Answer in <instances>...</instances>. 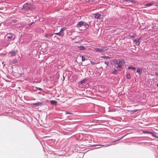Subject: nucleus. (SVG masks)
<instances>
[{"instance_id": "1", "label": "nucleus", "mask_w": 158, "mask_h": 158, "mask_svg": "<svg viewBox=\"0 0 158 158\" xmlns=\"http://www.w3.org/2000/svg\"><path fill=\"white\" fill-rule=\"evenodd\" d=\"M114 62L116 64L115 67L117 69H124V61L122 59L114 60Z\"/></svg>"}, {"instance_id": "2", "label": "nucleus", "mask_w": 158, "mask_h": 158, "mask_svg": "<svg viewBox=\"0 0 158 158\" xmlns=\"http://www.w3.org/2000/svg\"><path fill=\"white\" fill-rule=\"evenodd\" d=\"M77 26L79 27H81L83 30H85L89 27V25L86 23L82 21L78 23Z\"/></svg>"}, {"instance_id": "3", "label": "nucleus", "mask_w": 158, "mask_h": 158, "mask_svg": "<svg viewBox=\"0 0 158 158\" xmlns=\"http://www.w3.org/2000/svg\"><path fill=\"white\" fill-rule=\"evenodd\" d=\"M107 49L106 47H103L100 48H95V50L98 52H104Z\"/></svg>"}, {"instance_id": "4", "label": "nucleus", "mask_w": 158, "mask_h": 158, "mask_svg": "<svg viewBox=\"0 0 158 158\" xmlns=\"http://www.w3.org/2000/svg\"><path fill=\"white\" fill-rule=\"evenodd\" d=\"M85 76H89L90 77L91 76H92L94 74V72L92 71V70H87L85 72Z\"/></svg>"}, {"instance_id": "5", "label": "nucleus", "mask_w": 158, "mask_h": 158, "mask_svg": "<svg viewBox=\"0 0 158 158\" xmlns=\"http://www.w3.org/2000/svg\"><path fill=\"white\" fill-rule=\"evenodd\" d=\"M6 36H7L8 40H11L13 38L12 35L10 33L7 34Z\"/></svg>"}, {"instance_id": "6", "label": "nucleus", "mask_w": 158, "mask_h": 158, "mask_svg": "<svg viewBox=\"0 0 158 158\" xmlns=\"http://www.w3.org/2000/svg\"><path fill=\"white\" fill-rule=\"evenodd\" d=\"M139 39H136L134 40V42L135 44L137 45H138L139 44Z\"/></svg>"}, {"instance_id": "7", "label": "nucleus", "mask_w": 158, "mask_h": 158, "mask_svg": "<svg viewBox=\"0 0 158 158\" xmlns=\"http://www.w3.org/2000/svg\"><path fill=\"white\" fill-rule=\"evenodd\" d=\"M42 105V103L40 102H38L36 103H33V105L34 106H39L41 105Z\"/></svg>"}, {"instance_id": "8", "label": "nucleus", "mask_w": 158, "mask_h": 158, "mask_svg": "<svg viewBox=\"0 0 158 158\" xmlns=\"http://www.w3.org/2000/svg\"><path fill=\"white\" fill-rule=\"evenodd\" d=\"M55 34L58 35L59 36H60L62 37H63L64 35V34L63 32H60L59 33H55Z\"/></svg>"}, {"instance_id": "9", "label": "nucleus", "mask_w": 158, "mask_h": 158, "mask_svg": "<svg viewBox=\"0 0 158 158\" xmlns=\"http://www.w3.org/2000/svg\"><path fill=\"white\" fill-rule=\"evenodd\" d=\"M101 16V15L100 14L98 13H97L94 15V17L96 19H99L100 18Z\"/></svg>"}, {"instance_id": "10", "label": "nucleus", "mask_w": 158, "mask_h": 158, "mask_svg": "<svg viewBox=\"0 0 158 158\" xmlns=\"http://www.w3.org/2000/svg\"><path fill=\"white\" fill-rule=\"evenodd\" d=\"M17 52V50H14V51H12L11 53V56H15Z\"/></svg>"}, {"instance_id": "11", "label": "nucleus", "mask_w": 158, "mask_h": 158, "mask_svg": "<svg viewBox=\"0 0 158 158\" xmlns=\"http://www.w3.org/2000/svg\"><path fill=\"white\" fill-rule=\"evenodd\" d=\"M50 103H51V104L52 105H56L57 104V102L54 100L50 101Z\"/></svg>"}, {"instance_id": "12", "label": "nucleus", "mask_w": 158, "mask_h": 158, "mask_svg": "<svg viewBox=\"0 0 158 158\" xmlns=\"http://www.w3.org/2000/svg\"><path fill=\"white\" fill-rule=\"evenodd\" d=\"M102 146V147H107L108 146H110V145L109 144H107V145H106V146H105V145H94V146Z\"/></svg>"}, {"instance_id": "13", "label": "nucleus", "mask_w": 158, "mask_h": 158, "mask_svg": "<svg viewBox=\"0 0 158 158\" xmlns=\"http://www.w3.org/2000/svg\"><path fill=\"white\" fill-rule=\"evenodd\" d=\"M85 82H86V79H84L82 80V81H80V82L78 83V84H79L80 85V84H82L85 83Z\"/></svg>"}, {"instance_id": "14", "label": "nucleus", "mask_w": 158, "mask_h": 158, "mask_svg": "<svg viewBox=\"0 0 158 158\" xmlns=\"http://www.w3.org/2000/svg\"><path fill=\"white\" fill-rule=\"evenodd\" d=\"M79 49L80 50H83L85 49L84 47L83 46H79L78 47Z\"/></svg>"}, {"instance_id": "15", "label": "nucleus", "mask_w": 158, "mask_h": 158, "mask_svg": "<svg viewBox=\"0 0 158 158\" xmlns=\"http://www.w3.org/2000/svg\"><path fill=\"white\" fill-rule=\"evenodd\" d=\"M142 70H136V73L140 75L142 73Z\"/></svg>"}, {"instance_id": "16", "label": "nucleus", "mask_w": 158, "mask_h": 158, "mask_svg": "<svg viewBox=\"0 0 158 158\" xmlns=\"http://www.w3.org/2000/svg\"><path fill=\"white\" fill-rule=\"evenodd\" d=\"M66 28L65 27H63L61 29V30H60V32H63V31H64V30H66Z\"/></svg>"}, {"instance_id": "17", "label": "nucleus", "mask_w": 158, "mask_h": 158, "mask_svg": "<svg viewBox=\"0 0 158 158\" xmlns=\"http://www.w3.org/2000/svg\"><path fill=\"white\" fill-rule=\"evenodd\" d=\"M138 110H130L129 111H131L132 112V113H135V112H137V111H138Z\"/></svg>"}, {"instance_id": "18", "label": "nucleus", "mask_w": 158, "mask_h": 158, "mask_svg": "<svg viewBox=\"0 0 158 158\" xmlns=\"http://www.w3.org/2000/svg\"><path fill=\"white\" fill-rule=\"evenodd\" d=\"M81 58L82 61H84L85 60V57L83 56H81Z\"/></svg>"}, {"instance_id": "19", "label": "nucleus", "mask_w": 158, "mask_h": 158, "mask_svg": "<svg viewBox=\"0 0 158 158\" xmlns=\"http://www.w3.org/2000/svg\"><path fill=\"white\" fill-rule=\"evenodd\" d=\"M126 78L127 79H129L130 78V73L127 74V76H126Z\"/></svg>"}, {"instance_id": "20", "label": "nucleus", "mask_w": 158, "mask_h": 158, "mask_svg": "<svg viewBox=\"0 0 158 158\" xmlns=\"http://www.w3.org/2000/svg\"><path fill=\"white\" fill-rule=\"evenodd\" d=\"M143 132L144 133H150L151 134V132H149V131H143Z\"/></svg>"}, {"instance_id": "21", "label": "nucleus", "mask_w": 158, "mask_h": 158, "mask_svg": "<svg viewBox=\"0 0 158 158\" xmlns=\"http://www.w3.org/2000/svg\"><path fill=\"white\" fill-rule=\"evenodd\" d=\"M109 64V62H105L104 63V66H107Z\"/></svg>"}, {"instance_id": "22", "label": "nucleus", "mask_w": 158, "mask_h": 158, "mask_svg": "<svg viewBox=\"0 0 158 158\" xmlns=\"http://www.w3.org/2000/svg\"><path fill=\"white\" fill-rule=\"evenodd\" d=\"M118 72V71L117 70H115V71H114L113 72V73L114 74H116Z\"/></svg>"}, {"instance_id": "23", "label": "nucleus", "mask_w": 158, "mask_h": 158, "mask_svg": "<svg viewBox=\"0 0 158 158\" xmlns=\"http://www.w3.org/2000/svg\"><path fill=\"white\" fill-rule=\"evenodd\" d=\"M128 69H135V68L132 66L129 67Z\"/></svg>"}, {"instance_id": "24", "label": "nucleus", "mask_w": 158, "mask_h": 158, "mask_svg": "<svg viewBox=\"0 0 158 158\" xmlns=\"http://www.w3.org/2000/svg\"><path fill=\"white\" fill-rule=\"evenodd\" d=\"M123 138V137H121V139H117V140H115V141H113V142H116V141H118V140H120V139H122V138Z\"/></svg>"}, {"instance_id": "25", "label": "nucleus", "mask_w": 158, "mask_h": 158, "mask_svg": "<svg viewBox=\"0 0 158 158\" xmlns=\"http://www.w3.org/2000/svg\"><path fill=\"white\" fill-rule=\"evenodd\" d=\"M101 57H103L106 58H109V57L106 56H102Z\"/></svg>"}, {"instance_id": "26", "label": "nucleus", "mask_w": 158, "mask_h": 158, "mask_svg": "<svg viewBox=\"0 0 158 158\" xmlns=\"http://www.w3.org/2000/svg\"><path fill=\"white\" fill-rule=\"evenodd\" d=\"M125 1H126V2H127L128 1H129L130 2H132V0H125Z\"/></svg>"}, {"instance_id": "27", "label": "nucleus", "mask_w": 158, "mask_h": 158, "mask_svg": "<svg viewBox=\"0 0 158 158\" xmlns=\"http://www.w3.org/2000/svg\"><path fill=\"white\" fill-rule=\"evenodd\" d=\"M14 23H16V20H14L12 21Z\"/></svg>"}, {"instance_id": "28", "label": "nucleus", "mask_w": 158, "mask_h": 158, "mask_svg": "<svg viewBox=\"0 0 158 158\" xmlns=\"http://www.w3.org/2000/svg\"><path fill=\"white\" fill-rule=\"evenodd\" d=\"M37 89H38V90H42V89L40 88H37Z\"/></svg>"}, {"instance_id": "29", "label": "nucleus", "mask_w": 158, "mask_h": 158, "mask_svg": "<svg viewBox=\"0 0 158 158\" xmlns=\"http://www.w3.org/2000/svg\"><path fill=\"white\" fill-rule=\"evenodd\" d=\"M151 5V4H147L146 6H149Z\"/></svg>"}, {"instance_id": "30", "label": "nucleus", "mask_w": 158, "mask_h": 158, "mask_svg": "<svg viewBox=\"0 0 158 158\" xmlns=\"http://www.w3.org/2000/svg\"><path fill=\"white\" fill-rule=\"evenodd\" d=\"M66 114H71V113L69 112H66Z\"/></svg>"}, {"instance_id": "31", "label": "nucleus", "mask_w": 158, "mask_h": 158, "mask_svg": "<svg viewBox=\"0 0 158 158\" xmlns=\"http://www.w3.org/2000/svg\"><path fill=\"white\" fill-rule=\"evenodd\" d=\"M52 34H50V35H49L48 36H52Z\"/></svg>"}, {"instance_id": "32", "label": "nucleus", "mask_w": 158, "mask_h": 158, "mask_svg": "<svg viewBox=\"0 0 158 158\" xmlns=\"http://www.w3.org/2000/svg\"><path fill=\"white\" fill-rule=\"evenodd\" d=\"M91 63H92V64H95V63H93V62H91Z\"/></svg>"}, {"instance_id": "33", "label": "nucleus", "mask_w": 158, "mask_h": 158, "mask_svg": "<svg viewBox=\"0 0 158 158\" xmlns=\"http://www.w3.org/2000/svg\"><path fill=\"white\" fill-rule=\"evenodd\" d=\"M156 76H158V73H156Z\"/></svg>"}, {"instance_id": "34", "label": "nucleus", "mask_w": 158, "mask_h": 158, "mask_svg": "<svg viewBox=\"0 0 158 158\" xmlns=\"http://www.w3.org/2000/svg\"><path fill=\"white\" fill-rule=\"evenodd\" d=\"M26 5H24V6L25 7Z\"/></svg>"}, {"instance_id": "35", "label": "nucleus", "mask_w": 158, "mask_h": 158, "mask_svg": "<svg viewBox=\"0 0 158 158\" xmlns=\"http://www.w3.org/2000/svg\"><path fill=\"white\" fill-rule=\"evenodd\" d=\"M157 86H158V83L157 84Z\"/></svg>"}, {"instance_id": "36", "label": "nucleus", "mask_w": 158, "mask_h": 158, "mask_svg": "<svg viewBox=\"0 0 158 158\" xmlns=\"http://www.w3.org/2000/svg\"><path fill=\"white\" fill-rule=\"evenodd\" d=\"M156 137L158 138V137Z\"/></svg>"}]
</instances>
